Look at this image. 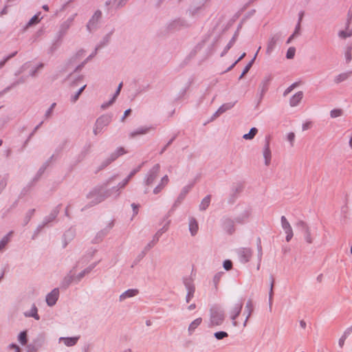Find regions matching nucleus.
Returning a JSON list of instances; mask_svg holds the SVG:
<instances>
[{"mask_svg": "<svg viewBox=\"0 0 352 352\" xmlns=\"http://www.w3.org/2000/svg\"><path fill=\"white\" fill-rule=\"evenodd\" d=\"M87 197L88 199H92V200L82 209V211L105 200L102 194V187H99L98 186H96L87 194Z\"/></svg>", "mask_w": 352, "mask_h": 352, "instance_id": "obj_1", "label": "nucleus"}, {"mask_svg": "<svg viewBox=\"0 0 352 352\" xmlns=\"http://www.w3.org/2000/svg\"><path fill=\"white\" fill-rule=\"evenodd\" d=\"M210 326L221 325L225 319V313L218 306H213L210 309Z\"/></svg>", "mask_w": 352, "mask_h": 352, "instance_id": "obj_2", "label": "nucleus"}, {"mask_svg": "<svg viewBox=\"0 0 352 352\" xmlns=\"http://www.w3.org/2000/svg\"><path fill=\"white\" fill-rule=\"evenodd\" d=\"M112 116L110 114H104L100 116L96 121L93 133L95 135L100 133L102 131V129L104 126H107L111 122Z\"/></svg>", "mask_w": 352, "mask_h": 352, "instance_id": "obj_3", "label": "nucleus"}, {"mask_svg": "<svg viewBox=\"0 0 352 352\" xmlns=\"http://www.w3.org/2000/svg\"><path fill=\"white\" fill-rule=\"evenodd\" d=\"M45 342V334L44 333H39L31 343L27 344V352H38L43 346Z\"/></svg>", "mask_w": 352, "mask_h": 352, "instance_id": "obj_4", "label": "nucleus"}, {"mask_svg": "<svg viewBox=\"0 0 352 352\" xmlns=\"http://www.w3.org/2000/svg\"><path fill=\"white\" fill-rule=\"evenodd\" d=\"M296 227L302 234L304 239L307 243L311 244L313 243L310 228L305 221L302 220L298 221L296 223Z\"/></svg>", "mask_w": 352, "mask_h": 352, "instance_id": "obj_5", "label": "nucleus"}, {"mask_svg": "<svg viewBox=\"0 0 352 352\" xmlns=\"http://www.w3.org/2000/svg\"><path fill=\"white\" fill-rule=\"evenodd\" d=\"M116 177V175H113L105 181L102 184L98 186L99 187H102V194L104 197V199L111 197L114 192H117L116 197H118L120 195V192H118L117 187L113 186L111 188L106 189V188L115 179Z\"/></svg>", "mask_w": 352, "mask_h": 352, "instance_id": "obj_6", "label": "nucleus"}, {"mask_svg": "<svg viewBox=\"0 0 352 352\" xmlns=\"http://www.w3.org/2000/svg\"><path fill=\"white\" fill-rule=\"evenodd\" d=\"M175 207H176V201L173 203V206L170 209V210L168 212L167 215L164 218L163 223H164V224L163 227L161 229H160L154 236H157L158 241H159V239L161 236V235L168 230V225L170 223V220L168 219V218H169V217H170L171 215H173L174 214Z\"/></svg>", "mask_w": 352, "mask_h": 352, "instance_id": "obj_7", "label": "nucleus"}, {"mask_svg": "<svg viewBox=\"0 0 352 352\" xmlns=\"http://www.w3.org/2000/svg\"><path fill=\"white\" fill-rule=\"evenodd\" d=\"M184 285L187 290V294L186 296V302H189L190 300L194 296L195 292V287L193 284V280L190 277L184 278L183 280Z\"/></svg>", "mask_w": 352, "mask_h": 352, "instance_id": "obj_8", "label": "nucleus"}, {"mask_svg": "<svg viewBox=\"0 0 352 352\" xmlns=\"http://www.w3.org/2000/svg\"><path fill=\"white\" fill-rule=\"evenodd\" d=\"M101 17L102 12L100 10H96L87 24V29L89 32L97 29L98 23Z\"/></svg>", "mask_w": 352, "mask_h": 352, "instance_id": "obj_9", "label": "nucleus"}, {"mask_svg": "<svg viewBox=\"0 0 352 352\" xmlns=\"http://www.w3.org/2000/svg\"><path fill=\"white\" fill-rule=\"evenodd\" d=\"M273 79L272 74H267L259 85V89L261 91L260 99L262 100L264 94L267 91L269 86Z\"/></svg>", "mask_w": 352, "mask_h": 352, "instance_id": "obj_10", "label": "nucleus"}, {"mask_svg": "<svg viewBox=\"0 0 352 352\" xmlns=\"http://www.w3.org/2000/svg\"><path fill=\"white\" fill-rule=\"evenodd\" d=\"M160 166L158 164H156L153 166V168L149 170L147 174V177L145 181V184L147 186L151 185L155 179L158 177V173L160 172Z\"/></svg>", "mask_w": 352, "mask_h": 352, "instance_id": "obj_11", "label": "nucleus"}, {"mask_svg": "<svg viewBox=\"0 0 352 352\" xmlns=\"http://www.w3.org/2000/svg\"><path fill=\"white\" fill-rule=\"evenodd\" d=\"M280 221L282 228L286 233V241L289 242L294 236L292 228L285 216L281 217Z\"/></svg>", "mask_w": 352, "mask_h": 352, "instance_id": "obj_12", "label": "nucleus"}, {"mask_svg": "<svg viewBox=\"0 0 352 352\" xmlns=\"http://www.w3.org/2000/svg\"><path fill=\"white\" fill-rule=\"evenodd\" d=\"M223 229L230 235L235 232L234 221L229 217H225L222 220Z\"/></svg>", "mask_w": 352, "mask_h": 352, "instance_id": "obj_13", "label": "nucleus"}, {"mask_svg": "<svg viewBox=\"0 0 352 352\" xmlns=\"http://www.w3.org/2000/svg\"><path fill=\"white\" fill-rule=\"evenodd\" d=\"M113 225L114 222L113 221H112L107 225V226L105 228L99 231L96 234L95 238L93 239L92 243H97L101 241L103 239V238L109 232L110 230L113 228Z\"/></svg>", "mask_w": 352, "mask_h": 352, "instance_id": "obj_14", "label": "nucleus"}, {"mask_svg": "<svg viewBox=\"0 0 352 352\" xmlns=\"http://www.w3.org/2000/svg\"><path fill=\"white\" fill-rule=\"evenodd\" d=\"M58 296L59 289L58 288H54L46 296L47 305L50 307L54 306L56 303Z\"/></svg>", "mask_w": 352, "mask_h": 352, "instance_id": "obj_15", "label": "nucleus"}, {"mask_svg": "<svg viewBox=\"0 0 352 352\" xmlns=\"http://www.w3.org/2000/svg\"><path fill=\"white\" fill-rule=\"evenodd\" d=\"M238 254L239 256L240 261L243 263H245L250 260L252 255V251L250 248H243L239 250Z\"/></svg>", "mask_w": 352, "mask_h": 352, "instance_id": "obj_16", "label": "nucleus"}, {"mask_svg": "<svg viewBox=\"0 0 352 352\" xmlns=\"http://www.w3.org/2000/svg\"><path fill=\"white\" fill-rule=\"evenodd\" d=\"M270 135L265 137V144L263 148V157L265 159V164L266 166L270 165L272 157L271 150L270 148Z\"/></svg>", "mask_w": 352, "mask_h": 352, "instance_id": "obj_17", "label": "nucleus"}, {"mask_svg": "<svg viewBox=\"0 0 352 352\" xmlns=\"http://www.w3.org/2000/svg\"><path fill=\"white\" fill-rule=\"evenodd\" d=\"M72 21V19H68L66 21H65L60 27L59 31L57 33V38L58 40L61 41L63 36L66 34L67 30H69L71 23Z\"/></svg>", "mask_w": 352, "mask_h": 352, "instance_id": "obj_18", "label": "nucleus"}, {"mask_svg": "<svg viewBox=\"0 0 352 352\" xmlns=\"http://www.w3.org/2000/svg\"><path fill=\"white\" fill-rule=\"evenodd\" d=\"M242 307H243V303L242 302L236 303V304L234 305V307H233V309L232 310L230 318L233 320L232 321V324L234 326H237V324H238L237 322L235 321V320L240 315L241 309H242Z\"/></svg>", "mask_w": 352, "mask_h": 352, "instance_id": "obj_19", "label": "nucleus"}, {"mask_svg": "<svg viewBox=\"0 0 352 352\" xmlns=\"http://www.w3.org/2000/svg\"><path fill=\"white\" fill-rule=\"evenodd\" d=\"M280 38V34H276L273 36H272L267 43L266 53L270 54L274 50L276 47V43L279 41Z\"/></svg>", "mask_w": 352, "mask_h": 352, "instance_id": "obj_20", "label": "nucleus"}, {"mask_svg": "<svg viewBox=\"0 0 352 352\" xmlns=\"http://www.w3.org/2000/svg\"><path fill=\"white\" fill-rule=\"evenodd\" d=\"M195 183L191 182L188 185L185 186L181 190L179 195L177 196V204L181 203L186 197V195L194 186Z\"/></svg>", "mask_w": 352, "mask_h": 352, "instance_id": "obj_21", "label": "nucleus"}, {"mask_svg": "<svg viewBox=\"0 0 352 352\" xmlns=\"http://www.w3.org/2000/svg\"><path fill=\"white\" fill-rule=\"evenodd\" d=\"M61 206V204H58L55 208H54L51 211L50 214L48 216L45 217L44 221H45V223L48 224L49 223L53 221L56 218L57 215L60 212Z\"/></svg>", "mask_w": 352, "mask_h": 352, "instance_id": "obj_22", "label": "nucleus"}, {"mask_svg": "<svg viewBox=\"0 0 352 352\" xmlns=\"http://www.w3.org/2000/svg\"><path fill=\"white\" fill-rule=\"evenodd\" d=\"M139 294V290L137 289H129L123 292L119 297L120 301H123L128 298L135 296Z\"/></svg>", "mask_w": 352, "mask_h": 352, "instance_id": "obj_23", "label": "nucleus"}, {"mask_svg": "<svg viewBox=\"0 0 352 352\" xmlns=\"http://www.w3.org/2000/svg\"><path fill=\"white\" fill-rule=\"evenodd\" d=\"M303 98V92L300 91L296 93L289 100V104L291 107L297 106Z\"/></svg>", "mask_w": 352, "mask_h": 352, "instance_id": "obj_24", "label": "nucleus"}, {"mask_svg": "<svg viewBox=\"0 0 352 352\" xmlns=\"http://www.w3.org/2000/svg\"><path fill=\"white\" fill-rule=\"evenodd\" d=\"M75 236V230L73 228L68 229L63 234L64 244L63 248H65L68 243L71 241Z\"/></svg>", "mask_w": 352, "mask_h": 352, "instance_id": "obj_25", "label": "nucleus"}, {"mask_svg": "<svg viewBox=\"0 0 352 352\" xmlns=\"http://www.w3.org/2000/svg\"><path fill=\"white\" fill-rule=\"evenodd\" d=\"M24 316L27 318H34L35 320H40V316L38 314V309L35 304H33L30 310L24 312Z\"/></svg>", "mask_w": 352, "mask_h": 352, "instance_id": "obj_26", "label": "nucleus"}, {"mask_svg": "<svg viewBox=\"0 0 352 352\" xmlns=\"http://www.w3.org/2000/svg\"><path fill=\"white\" fill-rule=\"evenodd\" d=\"M114 32V29H113L110 32L107 34L102 39V41L97 45L96 50H98L103 47L107 45L111 40V36Z\"/></svg>", "mask_w": 352, "mask_h": 352, "instance_id": "obj_27", "label": "nucleus"}, {"mask_svg": "<svg viewBox=\"0 0 352 352\" xmlns=\"http://www.w3.org/2000/svg\"><path fill=\"white\" fill-rule=\"evenodd\" d=\"M73 281H75L74 276L69 274L62 280L60 287L63 289H67Z\"/></svg>", "mask_w": 352, "mask_h": 352, "instance_id": "obj_28", "label": "nucleus"}, {"mask_svg": "<svg viewBox=\"0 0 352 352\" xmlns=\"http://www.w3.org/2000/svg\"><path fill=\"white\" fill-rule=\"evenodd\" d=\"M261 49V47H258L257 52H256L254 56L253 57V58L245 65V67H244L241 74L239 76V80H241L244 76L250 71V69H251V67H252V65L256 59V57L258 53V51L260 50Z\"/></svg>", "mask_w": 352, "mask_h": 352, "instance_id": "obj_29", "label": "nucleus"}, {"mask_svg": "<svg viewBox=\"0 0 352 352\" xmlns=\"http://www.w3.org/2000/svg\"><path fill=\"white\" fill-rule=\"evenodd\" d=\"M238 38V32H234V35L232 36V38L230 39V41H229V43L227 44V45L225 47V48L223 49V52H221V57H223L229 51V50L234 45V44L235 43L236 39Z\"/></svg>", "mask_w": 352, "mask_h": 352, "instance_id": "obj_30", "label": "nucleus"}, {"mask_svg": "<svg viewBox=\"0 0 352 352\" xmlns=\"http://www.w3.org/2000/svg\"><path fill=\"white\" fill-rule=\"evenodd\" d=\"M199 226L197 220L191 217L189 220V230L192 236L197 234L198 232Z\"/></svg>", "mask_w": 352, "mask_h": 352, "instance_id": "obj_31", "label": "nucleus"}, {"mask_svg": "<svg viewBox=\"0 0 352 352\" xmlns=\"http://www.w3.org/2000/svg\"><path fill=\"white\" fill-rule=\"evenodd\" d=\"M125 153H126V151L123 147H119L113 153H112L107 159L109 160V161L111 163H112L118 157H120V155H122Z\"/></svg>", "mask_w": 352, "mask_h": 352, "instance_id": "obj_32", "label": "nucleus"}, {"mask_svg": "<svg viewBox=\"0 0 352 352\" xmlns=\"http://www.w3.org/2000/svg\"><path fill=\"white\" fill-rule=\"evenodd\" d=\"M250 212L248 210H244L240 215L234 219V222L240 224H243L248 219Z\"/></svg>", "mask_w": 352, "mask_h": 352, "instance_id": "obj_33", "label": "nucleus"}, {"mask_svg": "<svg viewBox=\"0 0 352 352\" xmlns=\"http://www.w3.org/2000/svg\"><path fill=\"white\" fill-rule=\"evenodd\" d=\"M242 186L241 185H238L237 186H234L232 188V193L230 195V197L228 200L229 204H233L236 198L237 194L241 192Z\"/></svg>", "mask_w": 352, "mask_h": 352, "instance_id": "obj_34", "label": "nucleus"}, {"mask_svg": "<svg viewBox=\"0 0 352 352\" xmlns=\"http://www.w3.org/2000/svg\"><path fill=\"white\" fill-rule=\"evenodd\" d=\"M78 339L79 337H62L60 338V341L63 340L64 342V344L67 346H72L77 343Z\"/></svg>", "mask_w": 352, "mask_h": 352, "instance_id": "obj_35", "label": "nucleus"}, {"mask_svg": "<svg viewBox=\"0 0 352 352\" xmlns=\"http://www.w3.org/2000/svg\"><path fill=\"white\" fill-rule=\"evenodd\" d=\"M210 201H211V195H208L207 196H206L201 201V204L199 206V210H201V211L206 210L208 208Z\"/></svg>", "mask_w": 352, "mask_h": 352, "instance_id": "obj_36", "label": "nucleus"}, {"mask_svg": "<svg viewBox=\"0 0 352 352\" xmlns=\"http://www.w3.org/2000/svg\"><path fill=\"white\" fill-rule=\"evenodd\" d=\"M351 74L352 72L342 73L336 76V78H334V82L336 84H339L348 79Z\"/></svg>", "mask_w": 352, "mask_h": 352, "instance_id": "obj_37", "label": "nucleus"}, {"mask_svg": "<svg viewBox=\"0 0 352 352\" xmlns=\"http://www.w3.org/2000/svg\"><path fill=\"white\" fill-rule=\"evenodd\" d=\"M201 322H202V318H198L194 320L190 324V325L188 327V333L190 335H191L194 332L195 329H197L201 324Z\"/></svg>", "mask_w": 352, "mask_h": 352, "instance_id": "obj_38", "label": "nucleus"}, {"mask_svg": "<svg viewBox=\"0 0 352 352\" xmlns=\"http://www.w3.org/2000/svg\"><path fill=\"white\" fill-rule=\"evenodd\" d=\"M270 292H269V307H270V309L271 310L272 306V298H273V295H274L273 288H274V278L272 275H270Z\"/></svg>", "mask_w": 352, "mask_h": 352, "instance_id": "obj_39", "label": "nucleus"}, {"mask_svg": "<svg viewBox=\"0 0 352 352\" xmlns=\"http://www.w3.org/2000/svg\"><path fill=\"white\" fill-rule=\"evenodd\" d=\"M150 127H140L137 129L135 131L131 133L130 135L131 138H134L137 135H144L148 133L150 130Z\"/></svg>", "mask_w": 352, "mask_h": 352, "instance_id": "obj_40", "label": "nucleus"}, {"mask_svg": "<svg viewBox=\"0 0 352 352\" xmlns=\"http://www.w3.org/2000/svg\"><path fill=\"white\" fill-rule=\"evenodd\" d=\"M40 14H41V12H38L36 14H34L30 20L28 22V23L26 24L25 25V28H28L29 27H31L32 25H34L36 24H37L40 21H41V19L40 18Z\"/></svg>", "mask_w": 352, "mask_h": 352, "instance_id": "obj_41", "label": "nucleus"}, {"mask_svg": "<svg viewBox=\"0 0 352 352\" xmlns=\"http://www.w3.org/2000/svg\"><path fill=\"white\" fill-rule=\"evenodd\" d=\"M236 102H237V100H236L234 102H227V103L223 104L222 105H221L219 107V112H222V113H223L226 112V111L231 109L235 105V104Z\"/></svg>", "mask_w": 352, "mask_h": 352, "instance_id": "obj_42", "label": "nucleus"}, {"mask_svg": "<svg viewBox=\"0 0 352 352\" xmlns=\"http://www.w3.org/2000/svg\"><path fill=\"white\" fill-rule=\"evenodd\" d=\"M245 311H247L248 314V316L244 322V324H243L244 326L246 325V322H247L249 317L250 316L252 312L253 311V305H252V302L251 300H248V302H246V305L245 307Z\"/></svg>", "mask_w": 352, "mask_h": 352, "instance_id": "obj_43", "label": "nucleus"}, {"mask_svg": "<svg viewBox=\"0 0 352 352\" xmlns=\"http://www.w3.org/2000/svg\"><path fill=\"white\" fill-rule=\"evenodd\" d=\"M18 341L22 344L25 345L28 343V332L27 331H21L18 335Z\"/></svg>", "mask_w": 352, "mask_h": 352, "instance_id": "obj_44", "label": "nucleus"}, {"mask_svg": "<svg viewBox=\"0 0 352 352\" xmlns=\"http://www.w3.org/2000/svg\"><path fill=\"white\" fill-rule=\"evenodd\" d=\"M25 80H26V77H23V76L21 77L16 81H15L13 83H12L10 86H8L6 88H5L4 90L3 91V92L6 93V92L10 91L12 88L16 87V85H18L19 84L24 83L25 82Z\"/></svg>", "mask_w": 352, "mask_h": 352, "instance_id": "obj_45", "label": "nucleus"}, {"mask_svg": "<svg viewBox=\"0 0 352 352\" xmlns=\"http://www.w3.org/2000/svg\"><path fill=\"white\" fill-rule=\"evenodd\" d=\"M175 30H176V20H173L166 25V27L164 30L165 34H168L169 33H174Z\"/></svg>", "mask_w": 352, "mask_h": 352, "instance_id": "obj_46", "label": "nucleus"}, {"mask_svg": "<svg viewBox=\"0 0 352 352\" xmlns=\"http://www.w3.org/2000/svg\"><path fill=\"white\" fill-rule=\"evenodd\" d=\"M257 133L258 129L256 127H252L250 129L249 133H245L243 135V138L245 140H252Z\"/></svg>", "mask_w": 352, "mask_h": 352, "instance_id": "obj_47", "label": "nucleus"}, {"mask_svg": "<svg viewBox=\"0 0 352 352\" xmlns=\"http://www.w3.org/2000/svg\"><path fill=\"white\" fill-rule=\"evenodd\" d=\"M49 166V162L46 161L43 166L38 169L35 177L34 178V181H37L41 176L44 173L45 169Z\"/></svg>", "mask_w": 352, "mask_h": 352, "instance_id": "obj_48", "label": "nucleus"}, {"mask_svg": "<svg viewBox=\"0 0 352 352\" xmlns=\"http://www.w3.org/2000/svg\"><path fill=\"white\" fill-rule=\"evenodd\" d=\"M190 25V23L186 20L180 18L177 19V30L188 28Z\"/></svg>", "mask_w": 352, "mask_h": 352, "instance_id": "obj_49", "label": "nucleus"}, {"mask_svg": "<svg viewBox=\"0 0 352 352\" xmlns=\"http://www.w3.org/2000/svg\"><path fill=\"white\" fill-rule=\"evenodd\" d=\"M86 87H87V85H84L83 86H82L78 90V91L74 96H72L71 97V102H72L75 103L78 100L80 96L82 94V91L85 90Z\"/></svg>", "mask_w": 352, "mask_h": 352, "instance_id": "obj_50", "label": "nucleus"}, {"mask_svg": "<svg viewBox=\"0 0 352 352\" xmlns=\"http://www.w3.org/2000/svg\"><path fill=\"white\" fill-rule=\"evenodd\" d=\"M34 212L35 209H30L27 212L23 219V226H26L30 222Z\"/></svg>", "mask_w": 352, "mask_h": 352, "instance_id": "obj_51", "label": "nucleus"}, {"mask_svg": "<svg viewBox=\"0 0 352 352\" xmlns=\"http://www.w3.org/2000/svg\"><path fill=\"white\" fill-rule=\"evenodd\" d=\"M12 232L7 234L6 236H4L0 241V251L2 250L5 246L8 244L9 242V237L12 234Z\"/></svg>", "mask_w": 352, "mask_h": 352, "instance_id": "obj_52", "label": "nucleus"}, {"mask_svg": "<svg viewBox=\"0 0 352 352\" xmlns=\"http://www.w3.org/2000/svg\"><path fill=\"white\" fill-rule=\"evenodd\" d=\"M338 36H339V37H340L341 38H343V39H345L347 37L351 36H352V29L351 30L346 29V30H340L338 32Z\"/></svg>", "mask_w": 352, "mask_h": 352, "instance_id": "obj_53", "label": "nucleus"}, {"mask_svg": "<svg viewBox=\"0 0 352 352\" xmlns=\"http://www.w3.org/2000/svg\"><path fill=\"white\" fill-rule=\"evenodd\" d=\"M203 5H204V3H202L201 4H200L198 6H196V7L190 6V8L188 10V12H189V15L191 16H194L199 12V10L201 8Z\"/></svg>", "mask_w": 352, "mask_h": 352, "instance_id": "obj_54", "label": "nucleus"}, {"mask_svg": "<svg viewBox=\"0 0 352 352\" xmlns=\"http://www.w3.org/2000/svg\"><path fill=\"white\" fill-rule=\"evenodd\" d=\"M17 54V51H15L10 55L6 56L1 61H0V69L3 67L6 63L12 58L14 57Z\"/></svg>", "mask_w": 352, "mask_h": 352, "instance_id": "obj_55", "label": "nucleus"}, {"mask_svg": "<svg viewBox=\"0 0 352 352\" xmlns=\"http://www.w3.org/2000/svg\"><path fill=\"white\" fill-rule=\"evenodd\" d=\"M214 338L217 339V340H223V338H227L228 337V334L227 332L226 331H217L214 333Z\"/></svg>", "mask_w": 352, "mask_h": 352, "instance_id": "obj_56", "label": "nucleus"}, {"mask_svg": "<svg viewBox=\"0 0 352 352\" xmlns=\"http://www.w3.org/2000/svg\"><path fill=\"white\" fill-rule=\"evenodd\" d=\"M342 113L343 111L340 109H334L330 111V116L333 118L341 116Z\"/></svg>", "mask_w": 352, "mask_h": 352, "instance_id": "obj_57", "label": "nucleus"}, {"mask_svg": "<svg viewBox=\"0 0 352 352\" xmlns=\"http://www.w3.org/2000/svg\"><path fill=\"white\" fill-rule=\"evenodd\" d=\"M295 53H296V48L294 47H289V49L287 50V53H286V58L287 59H292L295 56Z\"/></svg>", "mask_w": 352, "mask_h": 352, "instance_id": "obj_58", "label": "nucleus"}, {"mask_svg": "<svg viewBox=\"0 0 352 352\" xmlns=\"http://www.w3.org/2000/svg\"><path fill=\"white\" fill-rule=\"evenodd\" d=\"M224 274V272H218L214 276V278H213V282H214V285L215 286L216 288H217V285L219 283V282L220 281L222 276Z\"/></svg>", "mask_w": 352, "mask_h": 352, "instance_id": "obj_59", "label": "nucleus"}, {"mask_svg": "<svg viewBox=\"0 0 352 352\" xmlns=\"http://www.w3.org/2000/svg\"><path fill=\"white\" fill-rule=\"evenodd\" d=\"M86 63H86L85 60H84V61H82L80 65H78L75 68V69L74 70V72H73L70 73V74L67 76V78H65V80H68V79L72 76V74H73V73H74V72H78L80 71V70L84 67V66L86 65Z\"/></svg>", "mask_w": 352, "mask_h": 352, "instance_id": "obj_60", "label": "nucleus"}, {"mask_svg": "<svg viewBox=\"0 0 352 352\" xmlns=\"http://www.w3.org/2000/svg\"><path fill=\"white\" fill-rule=\"evenodd\" d=\"M232 262L230 259H226L223 262V267L226 270H230L232 268Z\"/></svg>", "mask_w": 352, "mask_h": 352, "instance_id": "obj_61", "label": "nucleus"}, {"mask_svg": "<svg viewBox=\"0 0 352 352\" xmlns=\"http://www.w3.org/2000/svg\"><path fill=\"white\" fill-rule=\"evenodd\" d=\"M351 51H352V47H351V46L347 47L346 51L345 52L346 62L347 63H349L352 59Z\"/></svg>", "mask_w": 352, "mask_h": 352, "instance_id": "obj_62", "label": "nucleus"}, {"mask_svg": "<svg viewBox=\"0 0 352 352\" xmlns=\"http://www.w3.org/2000/svg\"><path fill=\"white\" fill-rule=\"evenodd\" d=\"M111 164V162L109 161V160L107 158L105 160H104L101 164L100 165V166L98 168V169L96 170V173H98L99 171L103 170L104 168H105L107 166H108L109 164Z\"/></svg>", "mask_w": 352, "mask_h": 352, "instance_id": "obj_63", "label": "nucleus"}, {"mask_svg": "<svg viewBox=\"0 0 352 352\" xmlns=\"http://www.w3.org/2000/svg\"><path fill=\"white\" fill-rule=\"evenodd\" d=\"M113 1L116 4V8L119 9L124 7L127 3L128 0H113Z\"/></svg>", "mask_w": 352, "mask_h": 352, "instance_id": "obj_64", "label": "nucleus"}]
</instances>
